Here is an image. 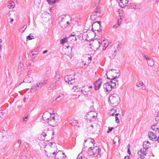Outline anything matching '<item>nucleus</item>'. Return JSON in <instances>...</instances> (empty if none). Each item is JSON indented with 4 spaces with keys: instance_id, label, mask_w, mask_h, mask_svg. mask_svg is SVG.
Instances as JSON below:
<instances>
[{
    "instance_id": "obj_59",
    "label": "nucleus",
    "mask_w": 159,
    "mask_h": 159,
    "mask_svg": "<svg viewBox=\"0 0 159 159\" xmlns=\"http://www.w3.org/2000/svg\"><path fill=\"white\" fill-rule=\"evenodd\" d=\"M124 159H129V156H126L125 157Z\"/></svg>"
},
{
    "instance_id": "obj_22",
    "label": "nucleus",
    "mask_w": 159,
    "mask_h": 159,
    "mask_svg": "<svg viewBox=\"0 0 159 159\" xmlns=\"http://www.w3.org/2000/svg\"><path fill=\"white\" fill-rule=\"evenodd\" d=\"M30 53L32 54V56H34V55L38 54V51L36 49H34L30 51Z\"/></svg>"
},
{
    "instance_id": "obj_38",
    "label": "nucleus",
    "mask_w": 159,
    "mask_h": 159,
    "mask_svg": "<svg viewBox=\"0 0 159 159\" xmlns=\"http://www.w3.org/2000/svg\"><path fill=\"white\" fill-rule=\"evenodd\" d=\"M118 44H117V48H118V49L119 50L118 48H120V45H121V43L120 42H118Z\"/></svg>"
},
{
    "instance_id": "obj_20",
    "label": "nucleus",
    "mask_w": 159,
    "mask_h": 159,
    "mask_svg": "<svg viewBox=\"0 0 159 159\" xmlns=\"http://www.w3.org/2000/svg\"><path fill=\"white\" fill-rule=\"evenodd\" d=\"M77 159H87L82 154L80 153L78 155L77 157Z\"/></svg>"
},
{
    "instance_id": "obj_7",
    "label": "nucleus",
    "mask_w": 159,
    "mask_h": 159,
    "mask_svg": "<svg viewBox=\"0 0 159 159\" xmlns=\"http://www.w3.org/2000/svg\"><path fill=\"white\" fill-rule=\"evenodd\" d=\"M101 27L98 24H97L96 22H93L92 25L91 30L94 32V34L95 35V33L94 31H96L98 32H100L102 30V29H101Z\"/></svg>"
},
{
    "instance_id": "obj_1",
    "label": "nucleus",
    "mask_w": 159,
    "mask_h": 159,
    "mask_svg": "<svg viewBox=\"0 0 159 159\" xmlns=\"http://www.w3.org/2000/svg\"><path fill=\"white\" fill-rule=\"evenodd\" d=\"M108 101L110 105L115 108L120 102V98L117 94H113L109 96Z\"/></svg>"
},
{
    "instance_id": "obj_58",
    "label": "nucleus",
    "mask_w": 159,
    "mask_h": 159,
    "mask_svg": "<svg viewBox=\"0 0 159 159\" xmlns=\"http://www.w3.org/2000/svg\"><path fill=\"white\" fill-rule=\"evenodd\" d=\"M127 152L129 155L131 154V152L130 149H128Z\"/></svg>"
},
{
    "instance_id": "obj_12",
    "label": "nucleus",
    "mask_w": 159,
    "mask_h": 159,
    "mask_svg": "<svg viewBox=\"0 0 159 159\" xmlns=\"http://www.w3.org/2000/svg\"><path fill=\"white\" fill-rule=\"evenodd\" d=\"M33 80V78L30 76H28L23 80V82H21L19 84V85H20L23 82H26L27 83H30Z\"/></svg>"
},
{
    "instance_id": "obj_5",
    "label": "nucleus",
    "mask_w": 159,
    "mask_h": 159,
    "mask_svg": "<svg viewBox=\"0 0 159 159\" xmlns=\"http://www.w3.org/2000/svg\"><path fill=\"white\" fill-rule=\"evenodd\" d=\"M110 82H106L103 85V88L105 91L107 92H110L112 89L114 88V86H116V84L112 85H111Z\"/></svg>"
},
{
    "instance_id": "obj_47",
    "label": "nucleus",
    "mask_w": 159,
    "mask_h": 159,
    "mask_svg": "<svg viewBox=\"0 0 159 159\" xmlns=\"http://www.w3.org/2000/svg\"><path fill=\"white\" fill-rule=\"evenodd\" d=\"M108 46V45H107L106 43H105L104 45L103 49H105L107 48V47Z\"/></svg>"
},
{
    "instance_id": "obj_49",
    "label": "nucleus",
    "mask_w": 159,
    "mask_h": 159,
    "mask_svg": "<svg viewBox=\"0 0 159 159\" xmlns=\"http://www.w3.org/2000/svg\"><path fill=\"white\" fill-rule=\"evenodd\" d=\"M98 6L99 4L98 3H97L95 4V6L94 7V8H95V9H96L98 8Z\"/></svg>"
},
{
    "instance_id": "obj_63",
    "label": "nucleus",
    "mask_w": 159,
    "mask_h": 159,
    "mask_svg": "<svg viewBox=\"0 0 159 159\" xmlns=\"http://www.w3.org/2000/svg\"><path fill=\"white\" fill-rule=\"evenodd\" d=\"M53 143H55L54 142H53V143L50 142V143H49V145L50 146H51L52 145Z\"/></svg>"
},
{
    "instance_id": "obj_11",
    "label": "nucleus",
    "mask_w": 159,
    "mask_h": 159,
    "mask_svg": "<svg viewBox=\"0 0 159 159\" xmlns=\"http://www.w3.org/2000/svg\"><path fill=\"white\" fill-rule=\"evenodd\" d=\"M106 75L107 76V78L108 79L111 80L109 82H110V83H111V84L112 85H113V84H116V86H114V88H116V87H118L119 85V84H117L116 83V80L114 79L113 78H110L108 77L107 75V73L106 74Z\"/></svg>"
},
{
    "instance_id": "obj_33",
    "label": "nucleus",
    "mask_w": 159,
    "mask_h": 159,
    "mask_svg": "<svg viewBox=\"0 0 159 159\" xmlns=\"http://www.w3.org/2000/svg\"><path fill=\"white\" fill-rule=\"evenodd\" d=\"M112 110H114V111H116V109H114V108L110 110V112H109V114L110 115H111L112 116H114V113H112L111 112L112 111Z\"/></svg>"
},
{
    "instance_id": "obj_62",
    "label": "nucleus",
    "mask_w": 159,
    "mask_h": 159,
    "mask_svg": "<svg viewBox=\"0 0 159 159\" xmlns=\"http://www.w3.org/2000/svg\"><path fill=\"white\" fill-rule=\"evenodd\" d=\"M18 143L19 144V146L20 145V144L21 143V141L20 140H18Z\"/></svg>"
},
{
    "instance_id": "obj_3",
    "label": "nucleus",
    "mask_w": 159,
    "mask_h": 159,
    "mask_svg": "<svg viewBox=\"0 0 159 159\" xmlns=\"http://www.w3.org/2000/svg\"><path fill=\"white\" fill-rule=\"evenodd\" d=\"M143 148L141 149L140 151L138 152V155L143 154L146 155L147 154L148 149L151 147V143L148 141H145L143 142Z\"/></svg>"
},
{
    "instance_id": "obj_32",
    "label": "nucleus",
    "mask_w": 159,
    "mask_h": 159,
    "mask_svg": "<svg viewBox=\"0 0 159 159\" xmlns=\"http://www.w3.org/2000/svg\"><path fill=\"white\" fill-rule=\"evenodd\" d=\"M113 140L115 141H118V142H119V141H120L119 137L118 136H115V138H114Z\"/></svg>"
},
{
    "instance_id": "obj_53",
    "label": "nucleus",
    "mask_w": 159,
    "mask_h": 159,
    "mask_svg": "<svg viewBox=\"0 0 159 159\" xmlns=\"http://www.w3.org/2000/svg\"><path fill=\"white\" fill-rule=\"evenodd\" d=\"M56 152H54L52 153V154L53 155H55V156H57V157H58V155L59 154H58V152L57 153H56Z\"/></svg>"
},
{
    "instance_id": "obj_17",
    "label": "nucleus",
    "mask_w": 159,
    "mask_h": 159,
    "mask_svg": "<svg viewBox=\"0 0 159 159\" xmlns=\"http://www.w3.org/2000/svg\"><path fill=\"white\" fill-rule=\"evenodd\" d=\"M35 36L32 35V34H30L27 37V39L31 40L35 38Z\"/></svg>"
},
{
    "instance_id": "obj_19",
    "label": "nucleus",
    "mask_w": 159,
    "mask_h": 159,
    "mask_svg": "<svg viewBox=\"0 0 159 159\" xmlns=\"http://www.w3.org/2000/svg\"><path fill=\"white\" fill-rule=\"evenodd\" d=\"M120 2H119V6L122 8H123L126 6V5H125L123 3V0H119Z\"/></svg>"
},
{
    "instance_id": "obj_43",
    "label": "nucleus",
    "mask_w": 159,
    "mask_h": 159,
    "mask_svg": "<svg viewBox=\"0 0 159 159\" xmlns=\"http://www.w3.org/2000/svg\"><path fill=\"white\" fill-rule=\"evenodd\" d=\"M42 135L43 137H46V136L47 134H46V133L45 132L43 131V132L42 133Z\"/></svg>"
},
{
    "instance_id": "obj_39",
    "label": "nucleus",
    "mask_w": 159,
    "mask_h": 159,
    "mask_svg": "<svg viewBox=\"0 0 159 159\" xmlns=\"http://www.w3.org/2000/svg\"><path fill=\"white\" fill-rule=\"evenodd\" d=\"M146 155L147 154H146V155H144L143 154H141V155H138L139 156H141L140 157L141 158L143 159H144V158H145V157L144 156H146Z\"/></svg>"
},
{
    "instance_id": "obj_48",
    "label": "nucleus",
    "mask_w": 159,
    "mask_h": 159,
    "mask_svg": "<svg viewBox=\"0 0 159 159\" xmlns=\"http://www.w3.org/2000/svg\"><path fill=\"white\" fill-rule=\"evenodd\" d=\"M70 76H71V75H70L69 76L68 75V80H69L68 81H69V82H70V80H72V77H70Z\"/></svg>"
},
{
    "instance_id": "obj_13",
    "label": "nucleus",
    "mask_w": 159,
    "mask_h": 159,
    "mask_svg": "<svg viewBox=\"0 0 159 159\" xmlns=\"http://www.w3.org/2000/svg\"><path fill=\"white\" fill-rule=\"evenodd\" d=\"M146 60L147 61V63L148 65L152 66L154 65V61L151 58H146Z\"/></svg>"
},
{
    "instance_id": "obj_51",
    "label": "nucleus",
    "mask_w": 159,
    "mask_h": 159,
    "mask_svg": "<svg viewBox=\"0 0 159 159\" xmlns=\"http://www.w3.org/2000/svg\"><path fill=\"white\" fill-rule=\"evenodd\" d=\"M155 120L156 121H159V115L156 117Z\"/></svg>"
},
{
    "instance_id": "obj_52",
    "label": "nucleus",
    "mask_w": 159,
    "mask_h": 159,
    "mask_svg": "<svg viewBox=\"0 0 159 159\" xmlns=\"http://www.w3.org/2000/svg\"><path fill=\"white\" fill-rule=\"evenodd\" d=\"M55 158L56 159H62V158L61 157H55Z\"/></svg>"
},
{
    "instance_id": "obj_9",
    "label": "nucleus",
    "mask_w": 159,
    "mask_h": 159,
    "mask_svg": "<svg viewBox=\"0 0 159 159\" xmlns=\"http://www.w3.org/2000/svg\"><path fill=\"white\" fill-rule=\"evenodd\" d=\"M70 47V46L69 45L66 46V48H65V54L66 55L68 56L70 58H71L72 57V54L71 52L72 50V48H73V47H71L70 49V50H68V48Z\"/></svg>"
},
{
    "instance_id": "obj_25",
    "label": "nucleus",
    "mask_w": 159,
    "mask_h": 159,
    "mask_svg": "<svg viewBox=\"0 0 159 159\" xmlns=\"http://www.w3.org/2000/svg\"><path fill=\"white\" fill-rule=\"evenodd\" d=\"M15 3L14 2L9 3V4L8 5V7L9 8H13L15 6Z\"/></svg>"
},
{
    "instance_id": "obj_15",
    "label": "nucleus",
    "mask_w": 159,
    "mask_h": 159,
    "mask_svg": "<svg viewBox=\"0 0 159 159\" xmlns=\"http://www.w3.org/2000/svg\"><path fill=\"white\" fill-rule=\"evenodd\" d=\"M81 91L84 95H87L89 90L85 88L84 87H82Z\"/></svg>"
},
{
    "instance_id": "obj_37",
    "label": "nucleus",
    "mask_w": 159,
    "mask_h": 159,
    "mask_svg": "<svg viewBox=\"0 0 159 159\" xmlns=\"http://www.w3.org/2000/svg\"><path fill=\"white\" fill-rule=\"evenodd\" d=\"M114 129L113 127H109L108 128V131H107V133H109L112 131V130H113V129Z\"/></svg>"
},
{
    "instance_id": "obj_16",
    "label": "nucleus",
    "mask_w": 159,
    "mask_h": 159,
    "mask_svg": "<svg viewBox=\"0 0 159 159\" xmlns=\"http://www.w3.org/2000/svg\"><path fill=\"white\" fill-rule=\"evenodd\" d=\"M46 82L45 81H43V82H40L39 83H37L36 84V87H37L38 88H39V87L40 88L41 87L43 86V84H46Z\"/></svg>"
},
{
    "instance_id": "obj_60",
    "label": "nucleus",
    "mask_w": 159,
    "mask_h": 159,
    "mask_svg": "<svg viewBox=\"0 0 159 159\" xmlns=\"http://www.w3.org/2000/svg\"><path fill=\"white\" fill-rule=\"evenodd\" d=\"M130 145L129 144L127 146V150L128 149H130Z\"/></svg>"
},
{
    "instance_id": "obj_10",
    "label": "nucleus",
    "mask_w": 159,
    "mask_h": 159,
    "mask_svg": "<svg viewBox=\"0 0 159 159\" xmlns=\"http://www.w3.org/2000/svg\"><path fill=\"white\" fill-rule=\"evenodd\" d=\"M148 136L150 139L153 141H155L156 139V135L152 131H149L148 132Z\"/></svg>"
},
{
    "instance_id": "obj_50",
    "label": "nucleus",
    "mask_w": 159,
    "mask_h": 159,
    "mask_svg": "<svg viewBox=\"0 0 159 159\" xmlns=\"http://www.w3.org/2000/svg\"><path fill=\"white\" fill-rule=\"evenodd\" d=\"M96 22L97 24H98L100 25V26L101 27V22L100 21H96V22Z\"/></svg>"
},
{
    "instance_id": "obj_41",
    "label": "nucleus",
    "mask_w": 159,
    "mask_h": 159,
    "mask_svg": "<svg viewBox=\"0 0 159 159\" xmlns=\"http://www.w3.org/2000/svg\"><path fill=\"white\" fill-rule=\"evenodd\" d=\"M47 87L48 90H51L53 89L51 85L48 86Z\"/></svg>"
},
{
    "instance_id": "obj_30",
    "label": "nucleus",
    "mask_w": 159,
    "mask_h": 159,
    "mask_svg": "<svg viewBox=\"0 0 159 159\" xmlns=\"http://www.w3.org/2000/svg\"><path fill=\"white\" fill-rule=\"evenodd\" d=\"M94 13H96V14H94V15H96L97 16H98V17H100V16L99 15H97V14H98V13L100 14V11H98V10H95V12H94Z\"/></svg>"
},
{
    "instance_id": "obj_28",
    "label": "nucleus",
    "mask_w": 159,
    "mask_h": 159,
    "mask_svg": "<svg viewBox=\"0 0 159 159\" xmlns=\"http://www.w3.org/2000/svg\"><path fill=\"white\" fill-rule=\"evenodd\" d=\"M70 124L72 126H74L77 125V124H78V122L77 120H75L74 121L70 122Z\"/></svg>"
},
{
    "instance_id": "obj_2",
    "label": "nucleus",
    "mask_w": 159,
    "mask_h": 159,
    "mask_svg": "<svg viewBox=\"0 0 159 159\" xmlns=\"http://www.w3.org/2000/svg\"><path fill=\"white\" fill-rule=\"evenodd\" d=\"M50 117L46 119L47 120V123L51 126H55L60 122V120L58 119V118L56 119V117H55L54 113H50ZM60 119V118L59 117V119Z\"/></svg>"
},
{
    "instance_id": "obj_61",
    "label": "nucleus",
    "mask_w": 159,
    "mask_h": 159,
    "mask_svg": "<svg viewBox=\"0 0 159 159\" xmlns=\"http://www.w3.org/2000/svg\"><path fill=\"white\" fill-rule=\"evenodd\" d=\"M28 116H25V117L24 118V119H23V121H25V120H26L28 119Z\"/></svg>"
},
{
    "instance_id": "obj_54",
    "label": "nucleus",
    "mask_w": 159,
    "mask_h": 159,
    "mask_svg": "<svg viewBox=\"0 0 159 159\" xmlns=\"http://www.w3.org/2000/svg\"><path fill=\"white\" fill-rule=\"evenodd\" d=\"M92 149L93 148L91 147H89L87 150H88L89 151L91 150L92 151Z\"/></svg>"
},
{
    "instance_id": "obj_27",
    "label": "nucleus",
    "mask_w": 159,
    "mask_h": 159,
    "mask_svg": "<svg viewBox=\"0 0 159 159\" xmlns=\"http://www.w3.org/2000/svg\"><path fill=\"white\" fill-rule=\"evenodd\" d=\"M36 86V85L34 86L31 89L30 91L31 92H34V91L37 90L39 89V88H38Z\"/></svg>"
},
{
    "instance_id": "obj_29",
    "label": "nucleus",
    "mask_w": 159,
    "mask_h": 159,
    "mask_svg": "<svg viewBox=\"0 0 159 159\" xmlns=\"http://www.w3.org/2000/svg\"><path fill=\"white\" fill-rule=\"evenodd\" d=\"M117 24L116 25H115L113 27V28H115V29H116V28L117 27H118L119 25H120V24L121 23V22H119V20H118V22H117Z\"/></svg>"
},
{
    "instance_id": "obj_40",
    "label": "nucleus",
    "mask_w": 159,
    "mask_h": 159,
    "mask_svg": "<svg viewBox=\"0 0 159 159\" xmlns=\"http://www.w3.org/2000/svg\"><path fill=\"white\" fill-rule=\"evenodd\" d=\"M20 159H27V157L26 156H21Z\"/></svg>"
},
{
    "instance_id": "obj_55",
    "label": "nucleus",
    "mask_w": 159,
    "mask_h": 159,
    "mask_svg": "<svg viewBox=\"0 0 159 159\" xmlns=\"http://www.w3.org/2000/svg\"><path fill=\"white\" fill-rule=\"evenodd\" d=\"M136 7V6L135 5H133L132 6H131L130 7H129L130 8H135Z\"/></svg>"
},
{
    "instance_id": "obj_34",
    "label": "nucleus",
    "mask_w": 159,
    "mask_h": 159,
    "mask_svg": "<svg viewBox=\"0 0 159 159\" xmlns=\"http://www.w3.org/2000/svg\"><path fill=\"white\" fill-rule=\"evenodd\" d=\"M64 80L66 82H67L69 84H70V82L68 79V75L64 77Z\"/></svg>"
},
{
    "instance_id": "obj_42",
    "label": "nucleus",
    "mask_w": 159,
    "mask_h": 159,
    "mask_svg": "<svg viewBox=\"0 0 159 159\" xmlns=\"http://www.w3.org/2000/svg\"><path fill=\"white\" fill-rule=\"evenodd\" d=\"M115 120H116V123H119V119L117 116H116Z\"/></svg>"
},
{
    "instance_id": "obj_8",
    "label": "nucleus",
    "mask_w": 159,
    "mask_h": 159,
    "mask_svg": "<svg viewBox=\"0 0 159 159\" xmlns=\"http://www.w3.org/2000/svg\"><path fill=\"white\" fill-rule=\"evenodd\" d=\"M102 81V79L99 78L95 83H94V88L95 90H98L99 89L101 84Z\"/></svg>"
},
{
    "instance_id": "obj_44",
    "label": "nucleus",
    "mask_w": 159,
    "mask_h": 159,
    "mask_svg": "<svg viewBox=\"0 0 159 159\" xmlns=\"http://www.w3.org/2000/svg\"><path fill=\"white\" fill-rule=\"evenodd\" d=\"M83 145H84V151L85 150H88V147L86 146H85V145H84V143L83 144Z\"/></svg>"
},
{
    "instance_id": "obj_24",
    "label": "nucleus",
    "mask_w": 159,
    "mask_h": 159,
    "mask_svg": "<svg viewBox=\"0 0 159 159\" xmlns=\"http://www.w3.org/2000/svg\"><path fill=\"white\" fill-rule=\"evenodd\" d=\"M67 37L64 38L63 39H61V44H63L67 42Z\"/></svg>"
},
{
    "instance_id": "obj_18",
    "label": "nucleus",
    "mask_w": 159,
    "mask_h": 159,
    "mask_svg": "<svg viewBox=\"0 0 159 159\" xmlns=\"http://www.w3.org/2000/svg\"><path fill=\"white\" fill-rule=\"evenodd\" d=\"M47 1L50 5H52L56 3L57 1L58 2V0H47Z\"/></svg>"
},
{
    "instance_id": "obj_21",
    "label": "nucleus",
    "mask_w": 159,
    "mask_h": 159,
    "mask_svg": "<svg viewBox=\"0 0 159 159\" xmlns=\"http://www.w3.org/2000/svg\"><path fill=\"white\" fill-rule=\"evenodd\" d=\"M55 78L56 80H57V81H58L60 79V75H59V74H58V73L57 72H56L55 73ZM56 83H57V82Z\"/></svg>"
},
{
    "instance_id": "obj_46",
    "label": "nucleus",
    "mask_w": 159,
    "mask_h": 159,
    "mask_svg": "<svg viewBox=\"0 0 159 159\" xmlns=\"http://www.w3.org/2000/svg\"><path fill=\"white\" fill-rule=\"evenodd\" d=\"M90 142L93 144V145L95 144V141L93 139H91V140L90 141Z\"/></svg>"
},
{
    "instance_id": "obj_64",
    "label": "nucleus",
    "mask_w": 159,
    "mask_h": 159,
    "mask_svg": "<svg viewBox=\"0 0 159 159\" xmlns=\"http://www.w3.org/2000/svg\"><path fill=\"white\" fill-rule=\"evenodd\" d=\"M125 5H126V4H127L128 2V1L127 0H125Z\"/></svg>"
},
{
    "instance_id": "obj_26",
    "label": "nucleus",
    "mask_w": 159,
    "mask_h": 159,
    "mask_svg": "<svg viewBox=\"0 0 159 159\" xmlns=\"http://www.w3.org/2000/svg\"><path fill=\"white\" fill-rule=\"evenodd\" d=\"M71 37H74V39H72V40H74L75 41H76L77 39L75 37V36L73 34H71L70 35V36L68 37V39H71Z\"/></svg>"
},
{
    "instance_id": "obj_36",
    "label": "nucleus",
    "mask_w": 159,
    "mask_h": 159,
    "mask_svg": "<svg viewBox=\"0 0 159 159\" xmlns=\"http://www.w3.org/2000/svg\"><path fill=\"white\" fill-rule=\"evenodd\" d=\"M114 52L113 54H112V55L111 57H110V58H113L115 56L116 54L115 53V52H116V50H115L114 51Z\"/></svg>"
},
{
    "instance_id": "obj_31",
    "label": "nucleus",
    "mask_w": 159,
    "mask_h": 159,
    "mask_svg": "<svg viewBox=\"0 0 159 159\" xmlns=\"http://www.w3.org/2000/svg\"><path fill=\"white\" fill-rule=\"evenodd\" d=\"M143 82H137L136 84V86L138 87H140L143 85Z\"/></svg>"
},
{
    "instance_id": "obj_57",
    "label": "nucleus",
    "mask_w": 159,
    "mask_h": 159,
    "mask_svg": "<svg viewBox=\"0 0 159 159\" xmlns=\"http://www.w3.org/2000/svg\"><path fill=\"white\" fill-rule=\"evenodd\" d=\"M142 89L143 90H145L146 89V87L145 86H143L142 87Z\"/></svg>"
},
{
    "instance_id": "obj_6",
    "label": "nucleus",
    "mask_w": 159,
    "mask_h": 159,
    "mask_svg": "<svg viewBox=\"0 0 159 159\" xmlns=\"http://www.w3.org/2000/svg\"><path fill=\"white\" fill-rule=\"evenodd\" d=\"M101 152V149L98 146L94 147L93 148L92 152L94 157H100Z\"/></svg>"
},
{
    "instance_id": "obj_4",
    "label": "nucleus",
    "mask_w": 159,
    "mask_h": 159,
    "mask_svg": "<svg viewBox=\"0 0 159 159\" xmlns=\"http://www.w3.org/2000/svg\"><path fill=\"white\" fill-rule=\"evenodd\" d=\"M100 126L99 125L94 123L88 127V129L91 131L90 133L92 134L96 133L97 131H99Z\"/></svg>"
},
{
    "instance_id": "obj_35",
    "label": "nucleus",
    "mask_w": 159,
    "mask_h": 159,
    "mask_svg": "<svg viewBox=\"0 0 159 159\" xmlns=\"http://www.w3.org/2000/svg\"><path fill=\"white\" fill-rule=\"evenodd\" d=\"M75 78H72V80L70 82V84H73L75 82Z\"/></svg>"
},
{
    "instance_id": "obj_45",
    "label": "nucleus",
    "mask_w": 159,
    "mask_h": 159,
    "mask_svg": "<svg viewBox=\"0 0 159 159\" xmlns=\"http://www.w3.org/2000/svg\"><path fill=\"white\" fill-rule=\"evenodd\" d=\"M156 126V125H153L151 127V129H152L153 130H154V129H155V128H154V127H155Z\"/></svg>"
},
{
    "instance_id": "obj_56",
    "label": "nucleus",
    "mask_w": 159,
    "mask_h": 159,
    "mask_svg": "<svg viewBox=\"0 0 159 159\" xmlns=\"http://www.w3.org/2000/svg\"><path fill=\"white\" fill-rule=\"evenodd\" d=\"M120 76V75H119L118 76H116L115 77H113V78L114 79L116 80V79L118 78Z\"/></svg>"
},
{
    "instance_id": "obj_23",
    "label": "nucleus",
    "mask_w": 159,
    "mask_h": 159,
    "mask_svg": "<svg viewBox=\"0 0 159 159\" xmlns=\"http://www.w3.org/2000/svg\"><path fill=\"white\" fill-rule=\"evenodd\" d=\"M64 97V95L63 94L59 95L55 99V100H57L58 101H60L61 100L63 99Z\"/></svg>"
},
{
    "instance_id": "obj_14",
    "label": "nucleus",
    "mask_w": 159,
    "mask_h": 159,
    "mask_svg": "<svg viewBox=\"0 0 159 159\" xmlns=\"http://www.w3.org/2000/svg\"><path fill=\"white\" fill-rule=\"evenodd\" d=\"M23 67V64L22 61L20 62L18 64V66L17 71L18 72H20L22 70V67Z\"/></svg>"
}]
</instances>
